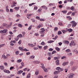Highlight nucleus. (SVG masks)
Wrapping results in <instances>:
<instances>
[{"mask_svg":"<svg viewBox=\"0 0 78 78\" xmlns=\"http://www.w3.org/2000/svg\"><path fill=\"white\" fill-rule=\"evenodd\" d=\"M3 27H7V24L6 23H4L3 24Z\"/></svg>","mask_w":78,"mask_h":78,"instance_id":"29","label":"nucleus"},{"mask_svg":"<svg viewBox=\"0 0 78 78\" xmlns=\"http://www.w3.org/2000/svg\"><path fill=\"white\" fill-rule=\"evenodd\" d=\"M71 24H72V27L73 28L75 27V26H76V23L75 21H72L71 22Z\"/></svg>","mask_w":78,"mask_h":78,"instance_id":"2","label":"nucleus"},{"mask_svg":"<svg viewBox=\"0 0 78 78\" xmlns=\"http://www.w3.org/2000/svg\"><path fill=\"white\" fill-rule=\"evenodd\" d=\"M64 42L66 44H69V41H64Z\"/></svg>","mask_w":78,"mask_h":78,"instance_id":"14","label":"nucleus"},{"mask_svg":"<svg viewBox=\"0 0 78 78\" xmlns=\"http://www.w3.org/2000/svg\"><path fill=\"white\" fill-rule=\"evenodd\" d=\"M66 18H67V19H68L69 20L72 19V18L70 17V16H67Z\"/></svg>","mask_w":78,"mask_h":78,"instance_id":"35","label":"nucleus"},{"mask_svg":"<svg viewBox=\"0 0 78 78\" xmlns=\"http://www.w3.org/2000/svg\"><path fill=\"white\" fill-rule=\"evenodd\" d=\"M41 45H44L45 44V43H44V42L42 41L41 43Z\"/></svg>","mask_w":78,"mask_h":78,"instance_id":"62","label":"nucleus"},{"mask_svg":"<svg viewBox=\"0 0 78 78\" xmlns=\"http://www.w3.org/2000/svg\"><path fill=\"white\" fill-rule=\"evenodd\" d=\"M42 11V9H38V12H40L41 11Z\"/></svg>","mask_w":78,"mask_h":78,"instance_id":"51","label":"nucleus"},{"mask_svg":"<svg viewBox=\"0 0 78 78\" xmlns=\"http://www.w3.org/2000/svg\"><path fill=\"white\" fill-rule=\"evenodd\" d=\"M28 45H29L30 47H34L36 46V45H34L33 44H31L30 43H28Z\"/></svg>","mask_w":78,"mask_h":78,"instance_id":"4","label":"nucleus"},{"mask_svg":"<svg viewBox=\"0 0 78 78\" xmlns=\"http://www.w3.org/2000/svg\"><path fill=\"white\" fill-rule=\"evenodd\" d=\"M14 43V44H16V40H13V41H11L10 42V43Z\"/></svg>","mask_w":78,"mask_h":78,"instance_id":"32","label":"nucleus"},{"mask_svg":"<svg viewBox=\"0 0 78 78\" xmlns=\"http://www.w3.org/2000/svg\"><path fill=\"white\" fill-rule=\"evenodd\" d=\"M75 45H76V43H75L74 41H71V42L69 44V46L70 47H72V46H75Z\"/></svg>","mask_w":78,"mask_h":78,"instance_id":"1","label":"nucleus"},{"mask_svg":"<svg viewBox=\"0 0 78 78\" xmlns=\"http://www.w3.org/2000/svg\"><path fill=\"white\" fill-rule=\"evenodd\" d=\"M76 69V66H73L71 68V70L72 71H74Z\"/></svg>","mask_w":78,"mask_h":78,"instance_id":"7","label":"nucleus"},{"mask_svg":"<svg viewBox=\"0 0 78 78\" xmlns=\"http://www.w3.org/2000/svg\"><path fill=\"white\" fill-rule=\"evenodd\" d=\"M34 49L35 50H38V48H36V47H34Z\"/></svg>","mask_w":78,"mask_h":78,"instance_id":"61","label":"nucleus"},{"mask_svg":"<svg viewBox=\"0 0 78 78\" xmlns=\"http://www.w3.org/2000/svg\"><path fill=\"white\" fill-rule=\"evenodd\" d=\"M40 30H42L40 32L41 34H42V33L44 32V31H45V30L44 28H42L40 29Z\"/></svg>","mask_w":78,"mask_h":78,"instance_id":"10","label":"nucleus"},{"mask_svg":"<svg viewBox=\"0 0 78 78\" xmlns=\"http://www.w3.org/2000/svg\"><path fill=\"white\" fill-rule=\"evenodd\" d=\"M26 55H30V52H28L26 53Z\"/></svg>","mask_w":78,"mask_h":78,"instance_id":"63","label":"nucleus"},{"mask_svg":"<svg viewBox=\"0 0 78 78\" xmlns=\"http://www.w3.org/2000/svg\"><path fill=\"white\" fill-rule=\"evenodd\" d=\"M62 44V42H61L58 43L59 45L60 46H61Z\"/></svg>","mask_w":78,"mask_h":78,"instance_id":"56","label":"nucleus"},{"mask_svg":"<svg viewBox=\"0 0 78 78\" xmlns=\"http://www.w3.org/2000/svg\"><path fill=\"white\" fill-rule=\"evenodd\" d=\"M70 9L71 10H72V11H74V6H72Z\"/></svg>","mask_w":78,"mask_h":78,"instance_id":"27","label":"nucleus"},{"mask_svg":"<svg viewBox=\"0 0 78 78\" xmlns=\"http://www.w3.org/2000/svg\"><path fill=\"white\" fill-rule=\"evenodd\" d=\"M19 50H20L21 51H23V49L22 48L19 47Z\"/></svg>","mask_w":78,"mask_h":78,"instance_id":"20","label":"nucleus"},{"mask_svg":"<svg viewBox=\"0 0 78 78\" xmlns=\"http://www.w3.org/2000/svg\"><path fill=\"white\" fill-rule=\"evenodd\" d=\"M31 20H32V22H35V20L33 19H31Z\"/></svg>","mask_w":78,"mask_h":78,"instance_id":"54","label":"nucleus"},{"mask_svg":"<svg viewBox=\"0 0 78 78\" xmlns=\"http://www.w3.org/2000/svg\"><path fill=\"white\" fill-rule=\"evenodd\" d=\"M32 28V25H30L28 28V30H30Z\"/></svg>","mask_w":78,"mask_h":78,"instance_id":"38","label":"nucleus"},{"mask_svg":"<svg viewBox=\"0 0 78 78\" xmlns=\"http://www.w3.org/2000/svg\"><path fill=\"white\" fill-rule=\"evenodd\" d=\"M58 29V28L57 27H55L54 28V31L55 32V31H56Z\"/></svg>","mask_w":78,"mask_h":78,"instance_id":"33","label":"nucleus"},{"mask_svg":"<svg viewBox=\"0 0 78 78\" xmlns=\"http://www.w3.org/2000/svg\"><path fill=\"white\" fill-rule=\"evenodd\" d=\"M12 5H16L17 4V2H13L12 3Z\"/></svg>","mask_w":78,"mask_h":78,"instance_id":"52","label":"nucleus"},{"mask_svg":"<svg viewBox=\"0 0 78 78\" xmlns=\"http://www.w3.org/2000/svg\"><path fill=\"white\" fill-rule=\"evenodd\" d=\"M59 72V73H60V72H62V71H63V69L62 68H60V70L59 71H58Z\"/></svg>","mask_w":78,"mask_h":78,"instance_id":"45","label":"nucleus"},{"mask_svg":"<svg viewBox=\"0 0 78 78\" xmlns=\"http://www.w3.org/2000/svg\"><path fill=\"white\" fill-rule=\"evenodd\" d=\"M14 39L15 40V41H18V40H19V37H16L15 38H14Z\"/></svg>","mask_w":78,"mask_h":78,"instance_id":"34","label":"nucleus"},{"mask_svg":"<svg viewBox=\"0 0 78 78\" xmlns=\"http://www.w3.org/2000/svg\"><path fill=\"white\" fill-rule=\"evenodd\" d=\"M62 33V32L61 31H58V34L59 35V34H61Z\"/></svg>","mask_w":78,"mask_h":78,"instance_id":"49","label":"nucleus"},{"mask_svg":"<svg viewBox=\"0 0 78 78\" xmlns=\"http://www.w3.org/2000/svg\"><path fill=\"white\" fill-rule=\"evenodd\" d=\"M35 4V3H33L31 4H30L29 5V6H33V5H34Z\"/></svg>","mask_w":78,"mask_h":78,"instance_id":"30","label":"nucleus"},{"mask_svg":"<svg viewBox=\"0 0 78 78\" xmlns=\"http://www.w3.org/2000/svg\"><path fill=\"white\" fill-rule=\"evenodd\" d=\"M54 42V41H53L50 40V41H48V43H52V42Z\"/></svg>","mask_w":78,"mask_h":78,"instance_id":"28","label":"nucleus"},{"mask_svg":"<svg viewBox=\"0 0 78 78\" xmlns=\"http://www.w3.org/2000/svg\"><path fill=\"white\" fill-rule=\"evenodd\" d=\"M21 62H22V60L21 59H19L17 61V62L18 63Z\"/></svg>","mask_w":78,"mask_h":78,"instance_id":"25","label":"nucleus"},{"mask_svg":"<svg viewBox=\"0 0 78 78\" xmlns=\"http://www.w3.org/2000/svg\"><path fill=\"white\" fill-rule=\"evenodd\" d=\"M72 12H69L67 14V15H68V16H69V15H70V14H72Z\"/></svg>","mask_w":78,"mask_h":78,"instance_id":"55","label":"nucleus"},{"mask_svg":"<svg viewBox=\"0 0 78 78\" xmlns=\"http://www.w3.org/2000/svg\"><path fill=\"white\" fill-rule=\"evenodd\" d=\"M66 51L67 53H68V52H70L71 51H70V50L68 49L67 50H66Z\"/></svg>","mask_w":78,"mask_h":78,"instance_id":"24","label":"nucleus"},{"mask_svg":"<svg viewBox=\"0 0 78 78\" xmlns=\"http://www.w3.org/2000/svg\"><path fill=\"white\" fill-rule=\"evenodd\" d=\"M53 49L52 48H50L49 49V51H53Z\"/></svg>","mask_w":78,"mask_h":78,"instance_id":"50","label":"nucleus"},{"mask_svg":"<svg viewBox=\"0 0 78 78\" xmlns=\"http://www.w3.org/2000/svg\"><path fill=\"white\" fill-rule=\"evenodd\" d=\"M48 48V46H46L44 47V50H46L47 48Z\"/></svg>","mask_w":78,"mask_h":78,"instance_id":"37","label":"nucleus"},{"mask_svg":"<svg viewBox=\"0 0 78 78\" xmlns=\"http://www.w3.org/2000/svg\"><path fill=\"white\" fill-rule=\"evenodd\" d=\"M36 19L37 20H40V17L38 16H36Z\"/></svg>","mask_w":78,"mask_h":78,"instance_id":"48","label":"nucleus"},{"mask_svg":"<svg viewBox=\"0 0 78 78\" xmlns=\"http://www.w3.org/2000/svg\"><path fill=\"white\" fill-rule=\"evenodd\" d=\"M23 72L22 70H20L17 72V74L18 75H20L22 73H23Z\"/></svg>","mask_w":78,"mask_h":78,"instance_id":"11","label":"nucleus"},{"mask_svg":"<svg viewBox=\"0 0 78 78\" xmlns=\"http://www.w3.org/2000/svg\"><path fill=\"white\" fill-rule=\"evenodd\" d=\"M22 42V40H20L18 42V44L19 45H20L21 44V43Z\"/></svg>","mask_w":78,"mask_h":78,"instance_id":"40","label":"nucleus"},{"mask_svg":"<svg viewBox=\"0 0 78 78\" xmlns=\"http://www.w3.org/2000/svg\"><path fill=\"white\" fill-rule=\"evenodd\" d=\"M35 74L36 75H38V74H39V70H37L35 72Z\"/></svg>","mask_w":78,"mask_h":78,"instance_id":"18","label":"nucleus"},{"mask_svg":"<svg viewBox=\"0 0 78 78\" xmlns=\"http://www.w3.org/2000/svg\"><path fill=\"white\" fill-rule=\"evenodd\" d=\"M15 53L16 55H18L19 54V51H17L15 52Z\"/></svg>","mask_w":78,"mask_h":78,"instance_id":"46","label":"nucleus"},{"mask_svg":"<svg viewBox=\"0 0 78 78\" xmlns=\"http://www.w3.org/2000/svg\"><path fill=\"white\" fill-rule=\"evenodd\" d=\"M33 62L35 64H39L41 62L39 61H35Z\"/></svg>","mask_w":78,"mask_h":78,"instance_id":"15","label":"nucleus"},{"mask_svg":"<svg viewBox=\"0 0 78 78\" xmlns=\"http://www.w3.org/2000/svg\"><path fill=\"white\" fill-rule=\"evenodd\" d=\"M63 6H62V5H59V7L60 8H62L63 7Z\"/></svg>","mask_w":78,"mask_h":78,"instance_id":"64","label":"nucleus"},{"mask_svg":"<svg viewBox=\"0 0 78 78\" xmlns=\"http://www.w3.org/2000/svg\"><path fill=\"white\" fill-rule=\"evenodd\" d=\"M19 8H20V7L19 6L16 7L14 8L15 9L16 11H17L19 10Z\"/></svg>","mask_w":78,"mask_h":78,"instance_id":"13","label":"nucleus"},{"mask_svg":"<svg viewBox=\"0 0 78 78\" xmlns=\"http://www.w3.org/2000/svg\"><path fill=\"white\" fill-rule=\"evenodd\" d=\"M56 51H53L52 53V55H53V54H54V53H56Z\"/></svg>","mask_w":78,"mask_h":78,"instance_id":"58","label":"nucleus"},{"mask_svg":"<svg viewBox=\"0 0 78 78\" xmlns=\"http://www.w3.org/2000/svg\"><path fill=\"white\" fill-rule=\"evenodd\" d=\"M72 53H70L67 54V55L69 56H72Z\"/></svg>","mask_w":78,"mask_h":78,"instance_id":"41","label":"nucleus"},{"mask_svg":"<svg viewBox=\"0 0 78 78\" xmlns=\"http://www.w3.org/2000/svg\"><path fill=\"white\" fill-rule=\"evenodd\" d=\"M60 68V67H57L56 68V70H58V71H59Z\"/></svg>","mask_w":78,"mask_h":78,"instance_id":"36","label":"nucleus"},{"mask_svg":"<svg viewBox=\"0 0 78 78\" xmlns=\"http://www.w3.org/2000/svg\"><path fill=\"white\" fill-rule=\"evenodd\" d=\"M4 45H5V44H3L0 45V48H1V47H2L3 46H4Z\"/></svg>","mask_w":78,"mask_h":78,"instance_id":"47","label":"nucleus"},{"mask_svg":"<svg viewBox=\"0 0 78 78\" xmlns=\"http://www.w3.org/2000/svg\"><path fill=\"white\" fill-rule=\"evenodd\" d=\"M2 58L3 59H6V58H7V57H6V56H5V55L4 54H3L2 56Z\"/></svg>","mask_w":78,"mask_h":78,"instance_id":"16","label":"nucleus"},{"mask_svg":"<svg viewBox=\"0 0 78 78\" xmlns=\"http://www.w3.org/2000/svg\"><path fill=\"white\" fill-rule=\"evenodd\" d=\"M17 37H20V38H21L22 37V34H20L18 36H17Z\"/></svg>","mask_w":78,"mask_h":78,"instance_id":"21","label":"nucleus"},{"mask_svg":"<svg viewBox=\"0 0 78 78\" xmlns=\"http://www.w3.org/2000/svg\"><path fill=\"white\" fill-rule=\"evenodd\" d=\"M73 76H74V74L73 73H71L69 77V78H73Z\"/></svg>","mask_w":78,"mask_h":78,"instance_id":"9","label":"nucleus"},{"mask_svg":"<svg viewBox=\"0 0 78 78\" xmlns=\"http://www.w3.org/2000/svg\"><path fill=\"white\" fill-rule=\"evenodd\" d=\"M23 51H29V50H27V48H24L23 49Z\"/></svg>","mask_w":78,"mask_h":78,"instance_id":"43","label":"nucleus"},{"mask_svg":"<svg viewBox=\"0 0 78 78\" xmlns=\"http://www.w3.org/2000/svg\"><path fill=\"white\" fill-rule=\"evenodd\" d=\"M62 12L63 14H66L67 13V11L66 10H63L62 11Z\"/></svg>","mask_w":78,"mask_h":78,"instance_id":"26","label":"nucleus"},{"mask_svg":"<svg viewBox=\"0 0 78 78\" xmlns=\"http://www.w3.org/2000/svg\"><path fill=\"white\" fill-rule=\"evenodd\" d=\"M31 76V74L30 73H29L27 74V78H30Z\"/></svg>","mask_w":78,"mask_h":78,"instance_id":"19","label":"nucleus"},{"mask_svg":"<svg viewBox=\"0 0 78 78\" xmlns=\"http://www.w3.org/2000/svg\"><path fill=\"white\" fill-rule=\"evenodd\" d=\"M43 70L45 72H48V70L47 68H44V69H43Z\"/></svg>","mask_w":78,"mask_h":78,"instance_id":"31","label":"nucleus"},{"mask_svg":"<svg viewBox=\"0 0 78 78\" xmlns=\"http://www.w3.org/2000/svg\"><path fill=\"white\" fill-rule=\"evenodd\" d=\"M59 71H55L54 73V74L55 75H57L59 74Z\"/></svg>","mask_w":78,"mask_h":78,"instance_id":"6","label":"nucleus"},{"mask_svg":"<svg viewBox=\"0 0 78 78\" xmlns=\"http://www.w3.org/2000/svg\"><path fill=\"white\" fill-rule=\"evenodd\" d=\"M55 49L57 51H59L60 50V49H59V48L58 47H56L55 48Z\"/></svg>","mask_w":78,"mask_h":78,"instance_id":"22","label":"nucleus"},{"mask_svg":"<svg viewBox=\"0 0 78 78\" xmlns=\"http://www.w3.org/2000/svg\"><path fill=\"white\" fill-rule=\"evenodd\" d=\"M41 25H39L37 26V29H39V28H41Z\"/></svg>","mask_w":78,"mask_h":78,"instance_id":"42","label":"nucleus"},{"mask_svg":"<svg viewBox=\"0 0 78 78\" xmlns=\"http://www.w3.org/2000/svg\"><path fill=\"white\" fill-rule=\"evenodd\" d=\"M69 32H70L72 31V29H69L68 30Z\"/></svg>","mask_w":78,"mask_h":78,"instance_id":"44","label":"nucleus"},{"mask_svg":"<svg viewBox=\"0 0 78 78\" xmlns=\"http://www.w3.org/2000/svg\"><path fill=\"white\" fill-rule=\"evenodd\" d=\"M58 24L59 25H60V26H61V25H62V23L61 22H59L58 23Z\"/></svg>","mask_w":78,"mask_h":78,"instance_id":"53","label":"nucleus"},{"mask_svg":"<svg viewBox=\"0 0 78 78\" xmlns=\"http://www.w3.org/2000/svg\"><path fill=\"white\" fill-rule=\"evenodd\" d=\"M16 5L14 4H13V5H11L12 8H14V7H15L16 6Z\"/></svg>","mask_w":78,"mask_h":78,"instance_id":"59","label":"nucleus"},{"mask_svg":"<svg viewBox=\"0 0 78 78\" xmlns=\"http://www.w3.org/2000/svg\"><path fill=\"white\" fill-rule=\"evenodd\" d=\"M18 25L19 27H20V28H22L23 27V26L21 24H19Z\"/></svg>","mask_w":78,"mask_h":78,"instance_id":"23","label":"nucleus"},{"mask_svg":"<svg viewBox=\"0 0 78 78\" xmlns=\"http://www.w3.org/2000/svg\"><path fill=\"white\" fill-rule=\"evenodd\" d=\"M4 66H0V69L1 70H3V69H4Z\"/></svg>","mask_w":78,"mask_h":78,"instance_id":"17","label":"nucleus"},{"mask_svg":"<svg viewBox=\"0 0 78 78\" xmlns=\"http://www.w3.org/2000/svg\"><path fill=\"white\" fill-rule=\"evenodd\" d=\"M8 31V30L7 29H4L3 30H1L0 31V33L1 34H3V33H6Z\"/></svg>","mask_w":78,"mask_h":78,"instance_id":"3","label":"nucleus"},{"mask_svg":"<svg viewBox=\"0 0 78 78\" xmlns=\"http://www.w3.org/2000/svg\"><path fill=\"white\" fill-rule=\"evenodd\" d=\"M3 71L5 73H9L10 71L9 70H7L6 69H4Z\"/></svg>","mask_w":78,"mask_h":78,"instance_id":"8","label":"nucleus"},{"mask_svg":"<svg viewBox=\"0 0 78 78\" xmlns=\"http://www.w3.org/2000/svg\"><path fill=\"white\" fill-rule=\"evenodd\" d=\"M41 8L42 9H45V10H47V6H45V5H43L41 7Z\"/></svg>","mask_w":78,"mask_h":78,"instance_id":"5","label":"nucleus"},{"mask_svg":"<svg viewBox=\"0 0 78 78\" xmlns=\"http://www.w3.org/2000/svg\"><path fill=\"white\" fill-rule=\"evenodd\" d=\"M38 78H43L42 76L41 75H39L38 76Z\"/></svg>","mask_w":78,"mask_h":78,"instance_id":"60","label":"nucleus"},{"mask_svg":"<svg viewBox=\"0 0 78 78\" xmlns=\"http://www.w3.org/2000/svg\"><path fill=\"white\" fill-rule=\"evenodd\" d=\"M21 66H23H23H24V63H23V62H22L21 63Z\"/></svg>","mask_w":78,"mask_h":78,"instance_id":"57","label":"nucleus"},{"mask_svg":"<svg viewBox=\"0 0 78 78\" xmlns=\"http://www.w3.org/2000/svg\"><path fill=\"white\" fill-rule=\"evenodd\" d=\"M35 56L34 55H32L30 57V58H31V59H34L35 58Z\"/></svg>","mask_w":78,"mask_h":78,"instance_id":"39","label":"nucleus"},{"mask_svg":"<svg viewBox=\"0 0 78 78\" xmlns=\"http://www.w3.org/2000/svg\"><path fill=\"white\" fill-rule=\"evenodd\" d=\"M59 60H57L56 61V65L57 66L59 65Z\"/></svg>","mask_w":78,"mask_h":78,"instance_id":"12","label":"nucleus"}]
</instances>
